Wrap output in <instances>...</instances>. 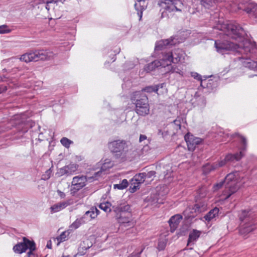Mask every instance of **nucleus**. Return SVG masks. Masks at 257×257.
<instances>
[{
    "mask_svg": "<svg viewBox=\"0 0 257 257\" xmlns=\"http://www.w3.org/2000/svg\"><path fill=\"white\" fill-rule=\"evenodd\" d=\"M215 28L222 31L225 35L237 42L234 43L227 40L215 41L214 45L218 53L223 54L227 51H233L239 54H246L248 52H253V44H251L250 41L244 38V35L247 36V34L238 24L219 23Z\"/></svg>",
    "mask_w": 257,
    "mask_h": 257,
    "instance_id": "nucleus-1",
    "label": "nucleus"
},
{
    "mask_svg": "<svg viewBox=\"0 0 257 257\" xmlns=\"http://www.w3.org/2000/svg\"><path fill=\"white\" fill-rule=\"evenodd\" d=\"M108 148L116 158L124 161L132 158V150L129 144L124 140H117L108 144Z\"/></svg>",
    "mask_w": 257,
    "mask_h": 257,
    "instance_id": "nucleus-2",
    "label": "nucleus"
},
{
    "mask_svg": "<svg viewBox=\"0 0 257 257\" xmlns=\"http://www.w3.org/2000/svg\"><path fill=\"white\" fill-rule=\"evenodd\" d=\"M131 99L136 105L135 111L138 115L146 116L149 114L150 106L146 95L141 91H136L132 94Z\"/></svg>",
    "mask_w": 257,
    "mask_h": 257,
    "instance_id": "nucleus-3",
    "label": "nucleus"
},
{
    "mask_svg": "<svg viewBox=\"0 0 257 257\" xmlns=\"http://www.w3.org/2000/svg\"><path fill=\"white\" fill-rule=\"evenodd\" d=\"M238 173L237 172L228 174L224 179V181L214 185L215 190L220 188L223 185L225 187V192L228 193L226 198H228L232 194L236 192L239 186L237 184L236 177Z\"/></svg>",
    "mask_w": 257,
    "mask_h": 257,
    "instance_id": "nucleus-4",
    "label": "nucleus"
},
{
    "mask_svg": "<svg viewBox=\"0 0 257 257\" xmlns=\"http://www.w3.org/2000/svg\"><path fill=\"white\" fill-rule=\"evenodd\" d=\"M53 56L52 52L44 50H37L34 51L24 54L21 55L20 60L21 61L26 63H29L32 61H37L39 60H49Z\"/></svg>",
    "mask_w": 257,
    "mask_h": 257,
    "instance_id": "nucleus-5",
    "label": "nucleus"
},
{
    "mask_svg": "<svg viewBox=\"0 0 257 257\" xmlns=\"http://www.w3.org/2000/svg\"><path fill=\"white\" fill-rule=\"evenodd\" d=\"M28 249L30 250L27 253V257H34L33 251L36 249V243L26 237H23V241L14 245L13 248L15 253L19 254L26 252Z\"/></svg>",
    "mask_w": 257,
    "mask_h": 257,
    "instance_id": "nucleus-6",
    "label": "nucleus"
},
{
    "mask_svg": "<svg viewBox=\"0 0 257 257\" xmlns=\"http://www.w3.org/2000/svg\"><path fill=\"white\" fill-rule=\"evenodd\" d=\"M160 6L164 9L162 13V17L167 15L168 13L181 12L183 8V3L179 0H161Z\"/></svg>",
    "mask_w": 257,
    "mask_h": 257,
    "instance_id": "nucleus-7",
    "label": "nucleus"
},
{
    "mask_svg": "<svg viewBox=\"0 0 257 257\" xmlns=\"http://www.w3.org/2000/svg\"><path fill=\"white\" fill-rule=\"evenodd\" d=\"M255 214L251 210H242L239 214V219L242 223H243V232L248 233L253 231V228L249 224L250 221L253 220Z\"/></svg>",
    "mask_w": 257,
    "mask_h": 257,
    "instance_id": "nucleus-8",
    "label": "nucleus"
},
{
    "mask_svg": "<svg viewBox=\"0 0 257 257\" xmlns=\"http://www.w3.org/2000/svg\"><path fill=\"white\" fill-rule=\"evenodd\" d=\"M235 136H237L240 139V142L242 146L241 147L240 149V151L239 153H237L235 154H229L226 156V161H227L228 162H234L240 160L244 156L243 151H244L246 148V139L238 133H235L232 135L233 137Z\"/></svg>",
    "mask_w": 257,
    "mask_h": 257,
    "instance_id": "nucleus-9",
    "label": "nucleus"
},
{
    "mask_svg": "<svg viewBox=\"0 0 257 257\" xmlns=\"http://www.w3.org/2000/svg\"><path fill=\"white\" fill-rule=\"evenodd\" d=\"M184 54V52L181 49H175L170 53L164 54L163 61L166 66H169L171 63H177L180 61Z\"/></svg>",
    "mask_w": 257,
    "mask_h": 257,
    "instance_id": "nucleus-10",
    "label": "nucleus"
},
{
    "mask_svg": "<svg viewBox=\"0 0 257 257\" xmlns=\"http://www.w3.org/2000/svg\"><path fill=\"white\" fill-rule=\"evenodd\" d=\"M251 44H253V52H248V54H241L242 56L240 57H238V58L239 60H241L242 64L245 67H247L250 69H255L257 70V62L250 58V56L252 57L257 48L254 42H251Z\"/></svg>",
    "mask_w": 257,
    "mask_h": 257,
    "instance_id": "nucleus-11",
    "label": "nucleus"
},
{
    "mask_svg": "<svg viewBox=\"0 0 257 257\" xmlns=\"http://www.w3.org/2000/svg\"><path fill=\"white\" fill-rule=\"evenodd\" d=\"M92 179L94 180V176L92 177H85L84 176H75L73 177L72 182V186H73V189L79 190L86 185V181H92Z\"/></svg>",
    "mask_w": 257,
    "mask_h": 257,
    "instance_id": "nucleus-12",
    "label": "nucleus"
},
{
    "mask_svg": "<svg viewBox=\"0 0 257 257\" xmlns=\"http://www.w3.org/2000/svg\"><path fill=\"white\" fill-rule=\"evenodd\" d=\"M145 172L136 174L131 180L130 190L131 192H135L139 188L141 184L146 181Z\"/></svg>",
    "mask_w": 257,
    "mask_h": 257,
    "instance_id": "nucleus-13",
    "label": "nucleus"
},
{
    "mask_svg": "<svg viewBox=\"0 0 257 257\" xmlns=\"http://www.w3.org/2000/svg\"><path fill=\"white\" fill-rule=\"evenodd\" d=\"M180 43L179 41H178V39L176 38L162 40L158 41L155 46V50L159 51L161 50L165 49L169 47L170 46H173L177 44V43Z\"/></svg>",
    "mask_w": 257,
    "mask_h": 257,
    "instance_id": "nucleus-14",
    "label": "nucleus"
},
{
    "mask_svg": "<svg viewBox=\"0 0 257 257\" xmlns=\"http://www.w3.org/2000/svg\"><path fill=\"white\" fill-rule=\"evenodd\" d=\"M78 167V166L75 164H70L59 169L57 174L59 176H62L64 175L70 176L77 171Z\"/></svg>",
    "mask_w": 257,
    "mask_h": 257,
    "instance_id": "nucleus-15",
    "label": "nucleus"
},
{
    "mask_svg": "<svg viewBox=\"0 0 257 257\" xmlns=\"http://www.w3.org/2000/svg\"><path fill=\"white\" fill-rule=\"evenodd\" d=\"M112 209L114 212L117 214L119 213V214L121 213H122V214L131 213L132 210L130 205L125 203H118L117 205H113L112 206Z\"/></svg>",
    "mask_w": 257,
    "mask_h": 257,
    "instance_id": "nucleus-16",
    "label": "nucleus"
},
{
    "mask_svg": "<svg viewBox=\"0 0 257 257\" xmlns=\"http://www.w3.org/2000/svg\"><path fill=\"white\" fill-rule=\"evenodd\" d=\"M131 213H128L125 215L121 213L117 217V221L124 227H131L134 225L133 222L131 220Z\"/></svg>",
    "mask_w": 257,
    "mask_h": 257,
    "instance_id": "nucleus-17",
    "label": "nucleus"
},
{
    "mask_svg": "<svg viewBox=\"0 0 257 257\" xmlns=\"http://www.w3.org/2000/svg\"><path fill=\"white\" fill-rule=\"evenodd\" d=\"M92 246V242L89 239L85 238L80 243L78 248V252L74 255V257L77 255H84L86 253V250L90 248Z\"/></svg>",
    "mask_w": 257,
    "mask_h": 257,
    "instance_id": "nucleus-18",
    "label": "nucleus"
},
{
    "mask_svg": "<svg viewBox=\"0 0 257 257\" xmlns=\"http://www.w3.org/2000/svg\"><path fill=\"white\" fill-rule=\"evenodd\" d=\"M161 66L162 67H165L166 64L163 61V58L160 60H155L153 62L148 64L144 67V70L147 72H150L154 70L156 68Z\"/></svg>",
    "mask_w": 257,
    "mask_h": 257,
    "instance_id": "nucleus-19",
    "label": "nucleus"
},
{
    "mask_svg": "<svg viewBox=\"0 0 257 257\" xmlns=\"http://www.w3.org/2000/svg\"><path fill=\"white\" fill-rule=\"evenodd\" d=\"M184 138L189 150L194 149L197 145L200 144L202 142L200 138H195L192 135L190 136L188 134L186 135Z\"/></svg>",
    "mask_w": 257,
    "mask_h": 257,
    "instance_id": "nucleus-20",
    "label": "nucleus"
},
{
    "mask_svg": "<svg viewBox=\"0 0 257 257\" xmlns=\"http://www.w3.org/2000/svg\"><path fill=\"white\" fill-rule=\"evenodd\" d=\"M71 203L70 201H65L59 202L52 205L50 208L51 214L58 212L64 209L68 206L70 205Z\"/></svg>",
    "mask_w": 257,
    "mask_h": 257,
    "instance_id": "nucleus-21",
    "label": "nucleus"
},
{
    "mask_svg": "<svg viewBox=\"0 0 257 257\" xmlns=\"http://www.w3.org/2000/svg\"><path fill=\"white\" fill-rule=\"evenodd\" d=\"M182 219V217L180 214H176L171 217L169 220V223L171 232H174L175 230Z\"/></svg>",
    "mask_w": 257,
    "mask_h": 257,
    "instance_id": "nucleus-22",
    "label": "nucleus"
},
{
    "mask_svg": "<svg viewBox=\"0 0 257 257\" xmlns=\"http://www.w3.org/2000/svg\"><path fill=\"white\" fill-rule=\"evenodd\" d=\"M36 3L37 4H40L42 3H46V9L47 10H49L51 8L50 5H56V6H60L61 5H62L64 2L65 1V0H51L50 1H48L46 0H35ZM54 9L55 8V6H53V7Z\"/></svg>",
    "mask_w": 257,
    "mask_h": 257,
    "instance_id": "nucleus-23",
    "label": "nucleus"
},
{
    "mask_svg": "<svg viewBox=\"0 0 257 257\" xmlns=\"http://www.w3.org/2000/svg\"><path fill=\"white\" fill-rule=\"evenodd\" d=\"M113 166V164L109 160H105V162L102 164L101 169L100 171L95 172L93 176L95 179H97V178L101 175L103 172L106 171L107 169L111 168Z\"/></svg>",
    "mask_w": 257,
    "mask_h": 257,
    "instance_id": "nucleus-24",
    "label": "nucleus"
},
{
    "mask_svg": "<svg viewBox=\"0 0 257 257\" xmlns=\"http://www.w3.org/2000/svg\"><path fill=\"white\" fill-rule=\"evenodd\" d=\"M201 233L200 231L196 229H193L189 235V238L188 240V245H190L191 244H194V241H196L197 239L199 237Z\"/></svg>",
    "mask_w": 257,
    "mask_h": 257,
    "instance_id": "nucleus-25",
    "label": "nucleus"
},
{
    "mask_svg": "<svg viewBox=\"0 0 257 257\" xmlns=\"http://www.w3.org/2000/svg\"><path fill=\"white\" fill-rule=\"evenodd\" d=\"M136 10L138 12V14L140 16V19L142 17L143 11L145 10L147 8V4L145 3V0H139L135 4Z\"/></svg>",
    "mask_w": 257,
    "mask_h": 257,
    "instance_id": "nucleus-26",
    "label": "nucleus"
},
{
    "mask_svg": "<svg viewBox=\"0 0 257 257\" xmlns=\"http://www.w3.org/2000/svg\"><path fill=\"white\" fill-rule=\"evenodd\" d=\"M219 209L217 207H215L213 209L210 210L204 217L205 220L207 221H212L215 219L216 216L218 214Z\"/></svg>",
    "mask_w": 257,
    "mask_h": 257,
    "instance_id": "nucleus-27",
    "label": "nucleus"
},
{
    "mask_svg": "<svg viewBox=\"0 0 257 257\" xmlns=\"http://www.w3.org/2000/svg\"><path fill=\"white\" fill-rule=\"evenodd\" d=\"M99 212L96 208H92L90 210L85 212L84 217H89L90 219H94L97 216Z\"/></svg>",
    "mask_w": 257,
    "mask_h": 257,
    "instance_id": "nucleus-28",
    "label": "nucleus"
},
{
    "mask_svg": "<svg viewBox=\"0 0 257 257\" xmlns=\"http://www.w3.org/2000/svg\"><path fill=\"white\" fill-rule=\"evenodd\" d=\"M217 168V165L207 164L203 166V171L205 174L210 173L211 171H213Z\"/></svg>",
    "mask_w": 257,
    "mask_h": 257,
    "instance_id": "nucleus-29",
    "label": "nucleus"
},
{
    "mask_svg": "<svg viewBox=\"0 0 257 257\" xmlns=\"http://www.w3.org/2000/svg\"><path fill=\"white\" fill-rule=\"evenodd\" d=\"M246 11L257 22V6H254L252 8L248 7L246 9Z\"/></svg>",
    "mask_w": 257,
    "mask_h": 257,
    "instance_id": "nucleus-30",
    "label": "nucleus"
},
{
    "mask_svg": "<svg viewBox=\"0 0 257 257\" xmlns=\"http://www.w3.org/2000/svg\"><path fill=\"white\" fill-rule=\"evenodd\" d=\"M111 204L109 202H106L101 203L99 204V207L104 211L105 212H110L112 209V207L111 208Z\"/></svg>",
    "mask_w": 257,
    "mask_h": 257,
    "instance_id": "nucleus-31",
    "label": "nucleus"
},
{
    "mask_svg": "<svg viewBox=\"0 0 257 257\" xmlns=\"http://www.w3.org/2000/svg\"><path fill=\"white\" fill-rule=\"evenodd\" d=\"M155 175H156V172L154 171H151L147 173L145 172V177L146 181L147 183H149V182L152 181L154 180V179L155 177Z\"/></svg>",
    "mask_w": 257,
    "mask_h": 257,
    "instance_id": "nucleus-32",
    "label": "nucleus"
},
{
    "mask_svg": "<svg viewBox=\"0 0 257 257\" xmlns=\"http://www.w3.org/2000/svg\"><path fill=\"white\" fill-rule=\"evenodd\" d=\"M160 85H152L148 86L142 89V91L151 93V92H157L159 89Z\"/></svg>",
    "mask_w": 257,
    "mask_h": 257,
    "instance_id": "nucleus-33",
    "label": "nucleus"
},
{
    "mask_svg": "<svg viewBox=\"0 0 257 257\" xmlns=\"http://www.w3.org/2000/svg\"><path fill=\"white\" fill-rule=\"evenodd\" d=\"M195 211L198 212L204 211L207 207V205L205 203L198 202L195 204Z\"/></svg>",
    "mask_w": 257,
    "mask_h": 257,
    "instance_id": "nucleus-34",
    "label": "nucleus"
},
{
    "mask_svg": "<svg viewBox=\"0 0 257 257\" xmlns=\"http://www.w3.org/2000/svg\"><path fill=\"white\" fill-rule=\"evenodd\" d=\"M128 186V182L126 179H123L121 182L118 184H114V188L121 190L126 188Z\"/></svg>",
    "mask_w": 257,
    "mask_h": 257,
    "instance_id": "nucleus-35",
    "label": "nucleus"
},
{
    "mask_svg": "<svg viewBox=\"0 0 257 257\" xmlns=\"http://www.w3.org/2000/svg\"><path fill=\"white\" fill-rule=\"evenodd\" d=\"M197 196H196V199L199 200L200 198H204L206 195V189L205 187H202L197 191Z\"/></svg>",
    "mask_w": 257,
    "mask_h": 257,
    "instance_id": "nucleus-36",
    "label": "nucleus"
},
{
    "mask_svg": "<svg viewBox=\"0 0 257 257\" xmlns=\"http://www.w3.org/2000/svg\"><path fill=\"white\" fill-rule=\"evenodd\" d=\"M60 142L63 146L67 148H68L70 146V145L73 143L72 141L65 137L62 138Z\"/></svg>",
    "mask_w": 257,
    "mask_h": 257,
    "instance_id": "nucleus-37",
    "label": "nucleus"
},
{
    "mask_svg": "<svg viewBox=\"0 0 257 257\" xmlns=\"http://www.w3.org/2000/svg\"><path fill=\"white\" fill-rule=\"evenodd\" d=\"M214 0H201V4L202 6L206 8H209L215 4Z\"/></svg>",
    "mask_w": 257,
    "mask_h": 257,
    "instance_id": "nucleus-38",
    "label": "nucleus"
},
{
    "mask_svg": "<svg viewBox=\"0 0 257 257\" xmlns=\"http://www.w3.org/2000/svg\"><path fill=\"white\" fill-rule=\"evenodd\" d=\"M11 32V30L6 25L0 26V34H8Z\"/></svg>",
    "mask_w": 257,
    "mask_h": 257,
    "instance_id": "nucleus-39",
    "label": "nucleus"
},
{
    "mask_svg": "<svg viewBox=\"0 0 257 257\" xmlns=\"http://www.w3.org/2000/svg\"><path fill=\"white\" fill-rule=\"evenodd\" d=\"M68 234V232L66 231L63 232L58 237H57V239L58 240L59 242H63L66 240L67 236Z\"/></svg>",
    "mask_w": 257,
    "mask_h": 257,
    "instance_id": "nucleus-40",
    "label": "nucleus"
},
{
    "mask_svg": "<svg viewBox=\"0 0 257 257\" xmlns=\"http://www.w3.org/2000/svg\"><path fill=\"white\" fill-rule=\"evenodd\" d=\"M166 245V242L164 240H160L158 242V248L160 250H163Z\"/></svg>",
    "mask_w": 257,
    "mask_h": 257,
    "instance_id": "nucleus-41",
    "label": "nucleus"
},
{
    "mask_svg": "<svg viewBox=\"0 0 257 257\" xmlns=\"http://www.w3.org/2000/svg\"><path fill=\"white\" fill-rule=\"evenodd\" d=\"M80 224V220L77 219L70 225V228L71 229H75L79 227Z\"/></svg>",
    "mask_w": 257,
    "mask_h": 257,
    "instance_id": "nucleus-42",
    "label": "nucleus"
},
{
    "mask_svg": "<svg viewBox=\"0 0 257 257\" xmlns=\"http://www.w3.org/2000/svg\"><path fill=\"white\" fill-rule=\"evenodd\" d=\"M170 71L173 72V73H177L180 74L182 75V71L179 69L178 68L174 66H171V69H170Z\"/></svg>",
    "mask_w": 257,
    "mask_h": 257,
    "instance_id": "nucleus-43",
    "label": "nucleus"
},
{
    "mask_svg": "<svg viewBox=\"0 0 257 257\" xmlns=\"http://www.w3.org/2000/svg\"><path fill=\"white\" fill-rule=\"evenodd\" d=\"M227 163H228V162L227 161H226V158H225L224 160L220 161L218 163H215V165H217L218 168L219 167L224 166Z\"/></svg>",
    "mask_w": 257,
    "mask_h": 257,
    "instance_id": "nucleus-44",
    "label": "nucleus"
},
{
    "mask_svg": "<svg viewBox=\"0 0 257 257\" xmlns=\"http://www.w3.org/2000/svg\"><path fill=\"white\" fill-rule=\"evenodd\" d=\"M191 76L193 77H194L195 79L201 81V82H202V78H201V76L200 75H199V74H198L197 73L192 72V73H191Z\"/></svg>",
    "mask_w": 257,
    "mask_h": 257,
    "instance_id": "nucleus-45",
    "label": "nucleus"
},
{
    "mask_svg": "<svg viewBox=\"0 0 257 257\" xmlns=\"http://www.w3.org/2000/svg\"><path fill=\"white\" fill-rule=\"evenodd\" d=\"M142 251H143V249H141V251H138L137 252H134L131 254V256L130 257H139L140 254L142 253Z\"/></svg>",
    "mask_w": 257,
    "mask_h": 257,
    "instance_id": "nucleus-46",
    "label": "nucleus"
},
{
    "mask_svg": "<svg viewBox=\"0 0 257 257\" xmlns=\"http://www.w3.org/2000/svg\"><path fill=\"white\" fill-rule=\"evenodd\" d=\"M57 193L61 198H64L66 196L65 194L59 190H57Z\"/></svg>",
    "mask_w": 257,
    "mask_h": 257,
    "instance_id": "nucleus-47",
    "label": "nucleus"
},
{
    "mask_svg": "<svg viewBox=\"0 0 257 257\" xmlns=\"http://www.w3.org/2000/svg\"><path fill=\"white\" fill-rule=\"evenodd\" d=\"M147 136L144 135H141L140 136L139 141L140 143H142V142L147 140Z\"/></svg>",
    "mask_w": 257,
    "mask_h": 257,
    "instance_id": "nucleus-48",
    "label": "nucleus"
},
{
    "mask_svg": "<svg viewBox=\"0 0 257 257\" xmlns=\"http://www.w3.org/2000/svg\"><path fill=\"white\" fill-rule=\"evenodd\" d=\"M174 123L177 125H178L179 126V128L181 127V124H180V121L179 120H175L174 121Z\"/></svg>",
    "mask_w": 257,
    "mask_h": 257,
    "instance_id": "nucleus-49",
    "label": "nucleus"
},
{
    "mask_svg": "<svg viewBox=\"0 0 257 257\" xmlns=\"http://www.w3.org/2000/svg\"><path fill=\"white\" fill-rule=\"evenodd\" d=\"M47 247L48 248H51L52 247V244H51V241L50 240L48 242H47Z\"/></svg>",
    "mask_w": 257,
    "mask_h": 257,
    "instance_id": "nucleus-50",
    "label": "nucleus"
},
{
    "mask_svg": "<svg viewBox=\"0 0 257 257\" xmlns=\"http://www.w3.org/2000/svg\"><path fill=\"white\" fill-rule=\"evenodd\" d=\"M202 101L204 105H205L206 104V100L204 98H201Z\"/></svg>",
    "mask_w": 257,
    "mask_h": 257,
    "instance_id": "nucleus-51",
    "label": "nucleus"
},
{
    "mask_svg": "<svg viewBox=\"0 0 257 257\" xmlns=\"http://www.w3.org/2000/svg\"><path fill=\"white\" fill-rule=\"evenodd\" d=\"M27 132V128H25L23 131H22V132L23 134L25 133H26ZM19 132H20V134H21V131H20Z\"/></svg>",
    "mask_w": 257,
    "mask_h": 257,
    "instance_id": "nucleus-52",
    "label": "nucleus"
},
{
    "mask_svg": "<svg viewBox=\"0 0 257 257\" xmlns=\"http://www.w3.org/2000/svg\"><path fill=\"white\" fill-rule=\"evenodd\" d=\"M252 221H253V220H252V221H250V222H249V224H250V225H251L252 226V227L253 228V230L254 229L255 227H253V226H254V224H253V223H252Z\"/></svg>",
    "mask_w": 257,
    "mask_h": 257,
    "instance_id": "nucleus-53",
    "label": "nucleus"
},
{
    "mask_svg": "<svg viewBox=\"0 0 257 257\" xmlns=\"http://www.w3.org/2000/svg\"><path fill=\"white\" fill-rule=\"evenodd\" d=\"M164 84V83H162V84H158L157 85H160L159 87L163 88Z\"/></svg>",
    "mask_w": 257,
    "mask_h": 257,
    "instance_id": "nucleus-54",
    "label": "nucleus"
},
{
    "mask_svg": "<svg viewBox=\"0 0 257 257\" xmlns=\"http://www.w3.org/2000/svg\"><path fill=\"white\" fill-rule=\"evenodd\" d=\"M62 257H70V256L68 255V256H63Z\"/></svg>",
    "mask_w": 257,
    "mask_h": 257,
    "instance_id": "nucleus-55",
    "label": "nucleus"
},
{
    "mask_svg": "<svg viewBox=\"0 0 257 257\" xmlns=\"http://www.w3.org/2000/svg\"><path fill=\"white\" fill-rule=\"evenodd\" d=\"M1 92H2V91H1V90L0 89V93H1Z\"/></svg>",
    "mask_w": 257,
    "mask_h": 257,
    "instance_id": "nucleus-56",
    "label": "nucleus"
}]
</instances>
